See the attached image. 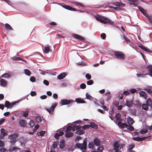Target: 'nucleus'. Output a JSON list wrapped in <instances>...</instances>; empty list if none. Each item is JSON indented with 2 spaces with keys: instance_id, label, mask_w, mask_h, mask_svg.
Segmentation results:
<instances>
[{
  "instance_id": "f257e3e1",
  "label": "nucleus",
  "mask_w": 152,
  "mask_h": 152,
  "mask_svg": "<svg viewBox=\"0 0 152 152\" xmlns=\"http://www.w3.org/2000/svg\"><path fill=\"white\" fill-rule=\"evenodd\" d=\"M87 142L85 140L83 141V143H77L75 145V146L77 148H79L82 150V152H85L83 150H85L87 148Z\"/></svg>"
},
{
  "instance_id": "f03ea898",
  "label": "nucleus",
  "mask_w": 152,
  "mask_h": 152,
  "mask_svg": "<svg viewBox=\"0 0 152 152\" xmlns=\"http://www.w3.org/2000/svg\"><path fill=\"white\" fill-rule=\"evenodd\" d=\"M116 58L120 59H124L125 58V55L121 51H115L114 53Z\"/></svg>"
},
{
  "instance_id": "7ed1b4c3",
  "label": "nucleus",
  "mask_w": 152,
  "mask_h": 152,
  "mask_svg": "<svg viewBox=\"0 0 152 152\" xmlns=\"http://www.w3.org/2000/svg\"><path fill=\"white\" fill-rule=\"evenodd\" d=\"M18 102H14L10 103L9 101H6L5 103L4 106L7 109H11L14 105Z\"/></svg>"
},
{
  "instance_id": "20e7f679",
  "label": "nucleus",
  "mask_w": 152,
  "mask_h": 152,
  "mask_svg": "<svg viewBox=\"0 0 152 152\" xmlns=\"http://www.w3.org/2000/svg\"><path fill=\"white\" fill-rule=\"evenodd\" d=\"M123 145L122 144L120 145L117 142H115L114 145V150H120L121 149L123 150V148L122 147Z\"/></svg>"
},
{
  "instance_id": "39448f33",
  "label": "nucleus",
  "mask_w": 152,
  "mask_h": 152,
  "mask_svg": "<svg viewBox=\"0 0 152 152\" xmlns=\"http://www.w3.org/2000/svg\"><path fill=\"white\" fill-rule=\"evenodd\" d=\"M74 102V101L71 99H63L60 101V103L61 105L69 104L71 102Z\"/></svg>"
},
{
  "instance_id": "423d86ee",
  "label": "nucleus",
  "mask_w": 152,
  "mask_h": 152,
  "mask_svg": "<svg viewBox=\"0 0 152 152\" xmlns=\"http://www.w3.org/2000/svg\"><path fill=\"white\" fill-rule=\"evenodd\" d=\"M57 105V104L55 103L52 105L50 109L45 107V109L47 110L50 113H52L53 112L54 109Z\"/></svg>"
},
{
  "instance_id": "0eeeda50",
  "label": "nucleus",
  "mask_w": 152,
  "mask_h": 152,
  "mask_svg": "<svg viewBox=\"0 0 152 152\" xmlns=\"http://www.w3.org/2000/svg\"><path fill=\"white\" fill-rule=\"evenodd\" d=\"M72 36L76 39L80 40H85V38L84 37L77 34H72Z\"/></svg>"
},
{
  "instance_id": "6e6552de",
  "label": "nucleus",
  "mask_w": 152,
  "mask_h": 152,
  "mask_svg": "<svg viewBox=\"0 0 152 152\" xmlns=\"http://www.w3.org/2000/svg\"><path fill=\"white\" fill-rule=\"evenodd\" d=\"M138 47L142 49L144 51H145V52H148L149 53H152V51L149 49H148L147 48L145 47H144L143 45L140 44L138 45Z\"/></svg>"
},
{
  "instance_id": "1a4fd4ad",
  "label": "nucleus",
  "mask_w": 152,
  "mask_h": 152,
  "mask_svg": "<svg viewBox=\"0 0 152 152\" xmlns=\"http://www.w3.org/2000/svg\"><path fill=\"white\" fill-rule=\"evenodd\" d=\"M18 123L20 126L23 127H25L27 124L26 121L23 119L20 120L19 121Z\"/></svg>"
},
{
  "instance_id": "9d476101",
  "label": "nucleus",
  "mask_w": 152,
  "mask_h": 152,
  "mask_svg": "<svg viewBox=\"0 0 152 152\" xmlns=\"http://www.w3.org/2000/svg\"><path fill=\"white\" fill-rule=\"evenodd\" d=\"M101 23L105 24L109 23L112 24L113 23L111 20L104 17L103 18Z\"/></svg>"
},
{
  "instance_id": "9b49d317",
  "label": "nucleus",
  "mask_w": 152,
  "mask_h": 152,
  "mask_svg": "<svg viewBox=\"0 0 152 152\" xmlns=\"http://www.w3.org/2000/svg\"><path fill=\"white\" fill-rule=\"evenodd\" d=\"M19 136V134L18 133H14L9 135L8 138L10 139H16L17 137Z\"/></svg>"
},
{
  "instance_id": "f8f14e48",
  "label": "nucleus",
  "mask_w": 152,
  "mask_h": 152,
  "mask_svg": "<svg viewBox=\"0 0 152 152\" xmlns=\"http://www.w3.org/2000/svg\"><path fill=\"white\" fill-rule=\"evenodd\" d=\"M94 143L95 145L99 146L101 144L100 140L97 137H96L94 140Z\"/></svg>"
},
{
  "instance_id": "ddd939ff",
  "label": "nucleus",
  "mask_w": 152,
  "mask_h": 152,
  "mask_svg": "<svg viewBox=\"0 0 152 152\" xmlns=\"http://www.w3.org/2000/svg\"><path fill=\"white\" fill-rule=\"evenodd\" d=\"M0 84L1 86L5 87L7 85V82L4 79H0Z\"/></svg>"
},
{
  "instance_id": "4468645a",
  "label": "nucleus",
  "mask_w": 152,
  "mask_h": 152,
  "mask_svg": "<svg viewBox=\"0 0 152 152\" xmlns=\"http://www.w3.org/2000/svg\"><path fill=\"white\" fill-rule=\"evenodd\" d=\"M139 94L141 97H142L145 99H147V96L146 93L145 91H140L139 92Z\"/></svg>"
},
{
  "instance_id": "2eb2a0df",
  "label": "nucleus",
  "mask_w": 152,
  "mask_h": 152,
  "mask_svg": "<svg viewBox=\"0 0 152 152\" xmlns=\"http://www.w3.org/2000/svg\"><path fill=\"white\" fill-rule=\"evenodd\" d=\"M148 138V137H142V138L140 137H133L132 139L133 140L137 141H141L142 140H145L146 138Z\"/></svg>"
},
{
  "instance_id": "dca6fc26",
  "label": "nucleus",
  "mask_w": 152,
  "mask_h": 152,
  "mask_svg": "<svg viewBox=\"0 0 152 152\" xmlns=\"http://www.w3.org/2000/svg\"><path fill=\"white\" fill-rule=\"evenodd\" d=\"M138 3V0H129V3L130 4L137 5Z\"/></svg>"
},
{
  "instance_id": "f3484780",
  "label": "nucleus",
  "mask_w": 152,
  "mask_h": 152,
  "mask_svg": "<svg viewBox=\"0 0 152 152\" xmlns=\"http://www.w3.org/2000/svg\"><path fill=\"white\" fill-rule=\"evenodd\" d=\"M114 5L116 6L121 7H125V4L119 3L117 1H115L113 3Z\"/></svg>"
},
{
  "instance_id": "a211bd4d",
  "label": "nucleus",
  "mask_w": 152,
  "mask_h": 152,
  "mask_svg": "<svg viewBox=\"0 0 152 152\" xmlns=\"http://www.w3.org/2000/svg\"><path fill=\"white\" fill-rule=\"evenodd\" d=\"M118 125L120 127L122 128H124L127 127V125L125 123H122L121 121H119L118 123Z\"/></svg>"
},
{
  "instance_id": "6ab92c4d",
  "label": "nucleus",
  "mask_w": 152,
  "mask_h": 152,
  "mask_svg": "<svg viewBox=\"0 0 152 152\" xmlns=\"http://www.w3.org/2000/svg\"><path fill=\"white\" fill-rule=\"evenodd\" d=\"M63 7L65 8L66 9L71 10V11H76V10H75V9L74 8H73L70 6H69L68 5H63Z\"/></svg>"
},
{
  "instance_id": "aec40b11",
  "label": "nucleus",
  "mask_w": 152,
  "mask_h": 152,
  "mask_svg": "<svg viewBox=\"0 0 152 152\" xmlns=\"http://www.w3.org/2000/svg\"><path fill=\"white\" fill-rule=\"evenodd\" d=\"M66 75V73L63 72L59 75L57 77V78L59 79H62L64 78Z\"/></svg>"
},
{
  "instance_id": "412c9836",
  "label": "nucleus",
  "mask_w": 152,
  "mask_h": 152,
  "mask_svg": "<svg viewBox=\"0 0 152 152\" xmlns=\"http://www.w3.org/2000/svg\"><path fill=\"white\" fill-rule=\"evenodd\" d=\"M126 105L129 107H131L132 105L133 102L132 100H127L126 101Z\"/></svg>"
},
{
  "instance_id": "4be33fe9",
  "label": "nucleus",
  "mask_w": 152,
  "mask_h": 152,
  "mask_svg": "<svg viewBox=\"0 0 152 152\" xmlns=\"http://www.w3.org/2000/svg\"><path fill=\"white\" fill-rule=\"evenodd\" d=\"M65 141L63 139H61L60 141L59 147L61 149L63 148L65 146Z\"/></svg>"
},
{
  "instance_id": "5701e85b",
  "label": "nucleus",
  "mask_w": 152,
  "mask_h": 152,
  "mask_svg": "<svg viewBox=\"0 0 152 152\" xmlns=\"http://www.w3.org/2000/svg\"><path fill=\"white\" fill-rule=\"evenodd\" d=\"M11 76V75L10 73H6L1 75L0 77V78L4 77L5 78H8L10 77Z\"/></svg>"
},
{
  "instance_id": "b1692460",
  "label": "nucleus",
  "mask_w": 152,
  "mask_h": 152,
  "mask_svg": "<svg viewBox=\"0 0 152 152\" xmlns=\"http://www.w3.org/2000/svg\"><path fill=\"white\" fill-rule=\"evenodd\" d=\"M134 122L133 119L129 117L127 119V123L129 125H132Z\"/></svg>"
},
{
  "instance_id": "393cba45",
  "label": "nucleus",
  "mask_w": 152,
  "mask_h": 152,
  "mask_svg": "<svg viewBox=\"0 0 152 152\" xmlns=\"http://www.w3.org/2000/svg\"><path fill=\"white\" fill-rule=\"evenodd\" d=\"M75 101L78 103H84L86 102L83 99L80 98H76Z\"/></svg>"
},
{
  "instance_id": "a878e982",
  "label": "nucleus",
  "mask_w": 152,
  "mask_h": 152,
  "mask_svg": "<svg viewBox=\"0 0 152 152\" xmlns=\"http://www.w3.org/2000/svg\"><path fill=\"white\" fill-rule=\"evenodd\" d=\"M121 115L120 114V113H117L115 115V118L116 119V121H121Z\"/></svg>"
},
{
  "instance_id": "bb28decb",
  "label": "nucleus",
  "mask_w": 152,
  "mask_h": 152,
  "mask_svg": "<svg viewBox=\"0 0 152 152\" xmlns=\"http://www.w3.org/2000/svg\"><path fill=\"white\" fill-rule=\"evenodd\" d=\"M104 17L100 16L99 15H97L96 16H95L96 19V20L98 21L101 23Z\"/></svg>"
},
{
  "instance_id": "cd10ccee",
  "label": "nucleus",
  "mask_w": 152,
  "mask_h": 152,
  "mask_svg": "<svg viewBox=\"0 0 152 152\" xmlns=\"http://www.w3.org/2000/svg\"><path fill=\"white\" fill-rule=\"evenodd\" d=\"M75 133L78 135H81L84 134L85 132L83 130H78L75 132Z\"/></svg>"
},
{
  "instance_id": "c85d7f7f",
  "label": "nucleus",
  "mask_w": 152,
  "mask_h": 152,
  "mask_svg": "<svg viewBox=\"0 0 152 152\" xmlns=\"http://www.w3.org/2000/svg\"><path fill=\"white\" fill-rule=\"evenodd\" d=\"M73 135V133L72 132H69L66 133L65 134V137L67 138H69L72 137Z\"/></svg>"
},
{
  "instance_id": "c756f323",
  "label": "nucleus",
  "mask_w": 152,
  "mask_h": 152,
  "mask_svg": "<svg viewBox=\"0 0 152 152\" xmlns=\"http://www.w3.org/2000/svg\"><path fill=\"white\" fill-rule=\"evenodd\" d=\"M90 127L94 129H97L98 127L94 123L92 122L91 123L90 125H89Z\"/></svg>"
},
{
  "instance_id": "7c9ffc66",
  "label": "nucleus",
  "mask_w": 152,
  "mask_h": 152,
  "mask_svg": "<svg viewBox=\"0 0 152 152\" xmlns=\"http://www.w3.org/2000/svg\"><path fill=\"white\" fill-rule=\"evenodd\" d=\"M146 70L149 71L148 74H150L152 72V65H149L146 67Z\"/></svg>"
},
{
  "instance_id": "2f4dec72",
  "label": "nucleus",
  "mask_w": 152,
  "mask_h": 152,
  "mask_svg": "<svg viewBox=\"0 0 152 152\" xmlns=\"http://www.w3.org/2000/svg\"><path fill=\"white\" fill-rule=\"evenodd\" d=\"M104 95L107 96L106 98V100L107 101H109L111 96L110 94V92H109L107 93H105L104 94Z\"/></svg>"
},
{
  "instance_id": "473e14b6",
  "label": "nucleus",
  "mask_w": 152,
  "mask_h": 152,
  "mask_svg": "<svg viewBox=\"0 0 152 152\" xmlns=\"http://www.w3.org/2000/svg\"><path fill=\"white\" fill-rule=\"evenodd\" d=\"M1 134L3 136H4L7 135L6 133V131L4 129H1Z\"/></svg>"
},
{
  "instance_id": "72a5a7b5",
  "label": "nucleus",
  "mask_w": 152,
  "mask_h": 152,
  "mask_svg": "<svg viewBox=\"0 0 152 152\" xmlns=\"http://www.w3.org/2000/svg\"><path fill=\"white\" fill-rule=\"evenodd\" d=\"M135 147V145L134 144L132 143L129 145L128 151H130L132 150Z\"/></svg>"
},
{
  "instance_id": "f704fd0d",
  "label": "nucleus",
  "mask_w": 152,
  "mask_h": 152,
  "mask_svg": "<svg viewBox=\"0 0 152 152\" xmlns=\"http://www.w3.org/2000/svg\"><path fill=\"white\" fill-rule=\"evenodd\" d=\"M18 149H20L19 148H16L15 147H11L9 150V151L10 152H12V151H16Z\"/></svg>"
},
{
  "instance_id": "c9c22d12",
  "label": "nucleus",
  "mask_w": 152,
  "mask_h": 152,
  "mask_svg": "<svg viewBox=\"0 0 152 152\" xmlns=\"http://www.w3.org/2000/svg\"><path fill=\"white\" fill-rule=\"evenodd\" d=\"M88 148L89 149L91 148L92 149H93L94 148V144L93 142L92 141L90 142L88 145Z\"/></svg>"
},
{
  "instance_id": "e433bc0d",
  "label": "nucleus",
  "mask_w": 152,
  "mask_h": 152,
  "mask_svg": "<svg viewBox=\"0 0 152 152\" xmlns=\"http://www.w3.org/2000/svg\"><path fill=\"white\" fill-rule=\"evenodd\" d=\"M24 72L25 74L28 75L30 76L31 75V73L30 71L27 69H25L24 70Z\"/></svg>"
},
{
  "instance_id": "4c0bfd02",
  "label": "nucleus",
  "mask_w": 152,
  "mask_h": 152,
  "mask_svg": "<svg viewBox=\"0 0 152 152\" xmlns=\"http://www.w3.org/2000/svg\"><path fill=\"white\" fill-rule=\"evenodd\" d=\"M5 26L6 28L8 30H13L12 27L8 24L5 23Z\"/></svg>"
},
{
  "instance_id": "58836bf2",
  "label": "nucleus",
  "mask_w": 152,
  "mask_h": 152,
  "mask_svg": "<svg viewBox=\"0 0 152 152\" xmlns=\"http://www.w3.org/2000/svg\"><path fill=\"white\" fill-rule=\"evenodd\" d=\"M50 49L49 46H47L45 47L44 52L45 53H48L49 52Z\"/></svg>"
},
{
  "instance_id": "ea45409f",
  "label": "nucleus",
  "mask_w": 152,
  "mask_h": 152,
  "mask_svg": "<svg viewBox=\"0 0 152 152\" xmlns=\"http://www.w3.org/2000/svg\"><path fill=\"white\" fill-rule=\"evenodd\" d=\"M142 107L143 109L147 110L148 109V105L146 104H144L142 105Z\"/></svg>"
},
{
  "instance_id": "a19ab883",
  "label": "nucleus",
  "mask_w": 152,
  "mask_h": 152,
  "mask_svg": "<svg viewBox=\"0 0 152 152\" xmlns=\"http://www.w3.org/2000/svg\"><path fill=\"white\" fill-rule=\"evenodd\" d=\"M35 120L37 122L39 123L40 122L42 121L41 117L39 116H37L36 117Z\"/></svg>"
},
{
  "instance_id": "79ce46f5",
  "label": "nucleus",
  "mask_w": 152,
  "mask_h": 152,
  "mask_svg": "<svg viewBox=\"0 0 152 152\" xmlns=\"http://www.w3.org/2000/svg\"><path fill=\"white\" fill-rule=\"evenodd\" d=\"M12 58H13V60H21L23 61H25L23 59L21 58H20V57H16V56H14V57H13Z\"/></svg>"
},
{
  "instance_id": "37998d69",
  "label": "nucleus",
  "mask_w": 152,
  "mask_h": 152,
  "mask_svg": "<svg viewBox=\"0 0 152 152\" xmlns=\"http://www.w3.org/2000/svg\"><path fill=\"white\" fill-rule=\"evenodd\" d=\"M45 131H42L40 132H38L37 133V135L39 136H44V135L45 134Z\"/></svg>"
},
{
  "instance_id": "c03bdc74",
  "label": "nucleus",
  "mask_w": 152,
  "mask_h": 152,
  "mask_svg": "<svg viewBox=\"0 0 152 152\" xmlns=\"http://www.w3.org/2000/svg\"><path fill=\"white\" fill-rule=\"evenodd\" d=\"M122 37L123 39L125 40V41L126 42L127 44L130 45V40L129 39L125 37V36H123Z\"/></svg>"
},
{
  "instance_id": "a18cd8bd",
  "label": "nucleus",
  "mask_w": 152,
  "mask_h": 152,
  "mask_svg": "<svg viewBox=\"0 0 152 152\" xmlns=\"http://www.w3.org/2000/svg\"><path fill=\"white\" fill-rule=\"evenodd\" d=\"M126 128L130 131H134V127L130 125H127V127Z\"/></svg>"
},
{
  "instance_id": "49530a36",
  "label": "nucleus",
  "mask_w": 152,
  "mask_h": 152,
  "mask_svg": "<svg viewBox=\"0 0 152 152\" xmlns=\"http://www.w3.org/2000/svg\"><path fill=\"white\" fill-rule=\"evenodd\" d=\"M146 103L148 105H151L152 104V101L151 100L150 98H148L147 101H146Z\"/></svg>"
},
{
  "instance_id": "de8ad7c7",
  "label": "nucleus",
  "mask_w": 152,
  "mask_h": 152,
  "mask_svg": "<svg viewBox=\"0 0 152 152\" xmlns=\"http://www.w3.org/2000/svg\"><path fill=\"white\" fill-rule=\"evenodd\" d=\"M90 128V126H89V125H86L82 126V129L85 130L88 129Z\"/></svg>"
},
{
  "instance_id": "09e8293b",
  "label": "nucleus",
  "mask_w": 152,
  "mask_h": 152,
  "mask_svg": "<svg viewBox=\"0 0 152 152\" xmlns=\"http://www.w3.org/2000/svg\"><path fill=\"white\" fill-rule=\"evenodd\" d=\"M72 127L71 126H68L67 127L65 131V132H69L71 130H72Z\"/></svg>"
},
{
  "instance_id": "8fccbe9b",
  "label": "nucleus",
  "mask_w": 152,
  "mask_h": 152,
  "mask_svg": "<svg viewBox=\"0 0 152 152\" xmlns=\"http://www.w3.org/2000/svg\"><path fill=\"white\" fill-rule=\"evenodd\" d=\"M104 149V147L103 146H100L97 149V151L99 152H102Z\"/></svg>"
},
{
  "instance_id": "3c124183",
  "label": "nucleus",
  "mask_w": 152,
  "mask_h": 152,
  "mask_svg": "<svg viewBox=\"0 0 152 152\" xmlns=\"http://www.w3.org/2000/svg\"><path fill=\"white\" fill-rule=\"evenodd\" d=\"M29 124L30 126L32 127H33L35 124V122L33 120H31L30 122L29 123Z\"/></svg>"
},
{
  "instance_id": "603ef678",
  "label": "nucleus",
  "mask_w": 152,
  "mask_h": 152,
  "mask_svg": "<svg viewBox=\"0 0 152 152\" xmlns=\"http://www.w3.org/2000/svg\"><path fill=\"white\" fill-rule=\"evenodd\" d=\"M130 112L132 115H135L136 114V110L135 109H131L130 110Z\"/></svg>"
},
{
  "instance_id": "864d4df0",
  "label": "nucleus",
  "mask_w": 152,
  "mask_h": 152,
  "mask_svg": "<svg viewBox=\"0 0 152 152\" xmlns=\"http://www.w3.org/2000/svg\"><path fill=\"white\" fill-rule=\"evenodd\" d=\"M10 142L12 145H13L15 144V142H16V139H10Z\"/></svg>"
},
{
  "instance_id": "5fc2aeb1",
  "label": "nucleus",
  "mask_w": 152,
  "mask_h": 152,
  "mask_svg": "<svg viewBox=\"0 0 152 152\" xmlns=\"http://www.w3.org/2000/svg\"><path fill=\"white\" fill-rule=\"evenodd\" d=\"M144 90L149 93H152V91L150 89L146 88L144 89Z\"/></svg>"
},
{
  "instance_id": "6e6d98bb",
  "label": "nucleus",
  "mask_w": 152,
  "mask_h": 152,
  "mask_svg": "<svg viewBox=\"0 0 152 152\" xmlns=\"http://www.w3.org/2000/svg\"><path fill=\"white\" fill-rule=\"evenodd\" d=\"M94 83L93 81L92 80H90L87 81V84L88 85H91Z\"/></svg>"
},
{
  "instance_id": "4d7b16f0",
  "label": "nucleus",
  "mask_w": 152,
  "mask_h": 152,
  "mask_svg": "<svg viewBox=\"0 0 152 152\" xmlns=\"http://www.w3.org/2000/svg\"><path fill=\"white\" fill-rule=\"evenodd\" d=\"M85 77L88 80H90L91 78V76L89 73L86 74L85 75Z\"/></svg>"
},
{
  "instance_id": "13d9d810",
  "label": "nucleus",
  "mask_w": 152,
  "mask_h": 152,
  "mask_svg": "<svg viewBox=\"0 0 152 152\" xmlns=\"http://www.w3.org/2000/svg\"><path fill=\"white\" fill-rule=\"evenodd\" d=\"M148 132V130L146 129H143L141 130L140 133L141 134H144Z\"/></svg>"
},
{
  "instance_id": "bf43d9fd",
  "label": "nucleus",
  "mask_w": 152,
  "mask_h": 152,
  "mask_svg": "<svg viewBox=\"0 0 152 152\" xmlns=\"http://www.w3.org/2000/svg\"><path fill=\"white\" fill-rule=\"evenodd\" d=\"M80 88L83 89H85L86 88V85L84 83H82L80 85Z\"/></svg>"
},
{
  "instance_id": "052dcab7",
  "label": "nucleus",
  "mask_w": 152,
  "mask_h": 152,
  "mask_svg": "<svg viewBox=\"0 0 152 152\" xmlns=\"http://www.w3.org/2000/svg\"><path fill=\"white\" fill-rule=\"evenodd\" d=\"M53 147L54 148H56L57 147V143L56 142H53Z\"/></svg>"
},
{
  "instance_id": "680f3d73",
  "label": "nucleus",
  "mask_w": 152,
  "mask_h": 152,
  "mask_svg": "<svg viewBox=\"0 0 152 152\" xmlns=\"http://www.w3.org/2000/svg\"><path fill=\"white\" fill-rule=\"evenodd\" d=\"M5 143L3 141L0 140V147H3L4 146Z\"/></svg>"
},
{
  "instance_id": "e2e57ef3",
  "label": "nucleus",
  "mask_w": 152,
  "mask_h": 152,
  "mask_svg": "<svg viewBox=\"0 0 152 152\" xmlns=\"http://www.w3.org/2000/svg\"><path fill=\"white\" fill-rule=\"evenodd\" d=\"M30 80L31 81L34 82L35 81L36 79L34 77L32 76L30 78Z\"/></svg>"
},
{
  "instance_id": "0e129e2a",
  "label": "nucleus",
  "mask_w": 152,
  "mask_h": 152,
  "mask_svg": "<svg viewBox=\"0 0 152 152\" xmlns=\"http://www.w3.org/2000/svg\"><path fill=\"white\" fill-rule=\"evenodd\" d=\"M101 37L103 39H104L106 38V35L105 34L103 33L101 34Z\"/></svg>"
},
{
  "instance_id": "69168bd1",
  "label": "nucleus",
  "mask_w": 152,
  "mask_h": 152,
  "mask_svg": "<svg viewBox=\"0 0 152 152\" xmlns=\"http://www.w3.org/2000/svg\"><path fill=\"white\" fill-rule=\"evenodd\" d=\"M86 98L87 99H90V100H91V99L92 98L91 96L88 93H86Z\"/></svg>"
},
{
  "instance_id": "338daca9",
  "label": "nucleus",
  "mask_w": 152,
  "mask_h": 152,
  "mask_svg": "<svg viewBox=\"0 0 152 152\" xmlns=\"http://www.w3.org/2000/svg\"><path fill=\"white\" fill-rule=\"evenodd\" d=\"M30 94L31 96H36L37 94L36 92L34 91H32L31 92Z\"/></svg>"
},
{
  "instance_id": "774afa93",
  "label": "nucleus",
  "mask_w": 152,
  "mask_h": 152,
  "mask_svg": "<svg viewBox=\"0 0 152 152\" xmlns=\"http://www.w3.org/2000/svg\"><path fill=\"white\" fill-rule=\"evenodd\" d=\"M43 83L46 86H48L49 85V82L45 80L43 81Z\"/></svg>"
}]
</instances>
